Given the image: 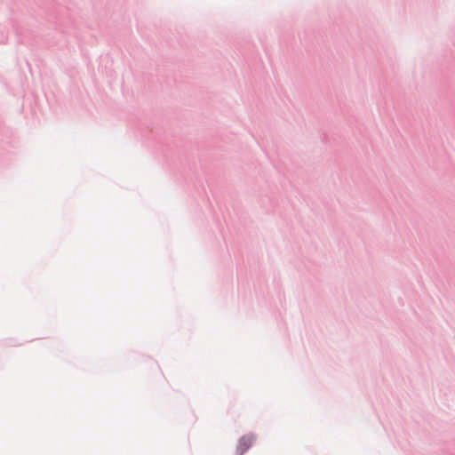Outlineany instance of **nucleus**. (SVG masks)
I'll list each match as a JSON object with an SVG mask.
<instances>
[{
  "label": "nucleus",
  "instance_id": "1",
  "mask_svg": "<svg viewBox=\"0 0 455 455\" xmlns=\"http://www.w3.org/2000/svg\"><path fill=\"white\" fill-rule=\"evenodd\" d=\"M255 437L251 435H246L241 437L237 445V455H243L254 443Z\"/></svg>",
  "mask_w": 455,
  "mask_h": 455
}]
</instances>
